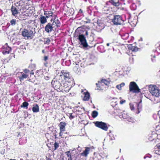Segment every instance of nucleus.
Returning a JSON list of instances; mask_svg holds the SVG:
<instances>
[{"label": "nucleus", "mask_w": 160, "mask_h": 160, "mask_svg": "<svg viewBox=\"0 0 160 160\" xmlns=\"http://www.w3.org/2000/svg\"><path fill=\"white\" fill-rule=\"evenodd\" d=\"M36 20H34V21L32 20H29L28 22V23L29 24H31V23H32V22H33L34 23H36V22H35V21H36Z\"/></svg>", "instance_id": "ea45409f"}, {"label": "nucleus", "mask_w": 160, "mask_h": 160, "mask_svg": "<svg viewBox=\"0 0 160 160\" xmlns=\"http://www.w3.org/2000/svg\"><path fill=\"white\" fill-rule=\"evenodd\" d=\"M53 14V12L51 10H47L44 11V14L46 16V17L47 18L52 17Z\"/></svg>", "instance_id": "6ab92c4d"}, {"label": "nucleus", "mask_w": 160, "mask_h": 160, "mask_svg": "<svg viewBox=\"0 0 160 160\" xmlns=\"http://www.w3.org/2000/svg\"><path fill=\"white\" fill-rule=\"evenodd\" d=\"M140 40H141V41H142V38H141Z\"/></svg>", "instance_id": "69168bd1"}, {"label": "nucleus", "mask_w": 160, "mask_h": 160, "mask_svg": "<svg viewBox=\"0 0 160 160\" xmlns=\"http://www.w3.org/2000/svg\"><path fill=\"white\" fill-rule=\"evenodd\" d=\"M151 57H153V58H155V57H156L155 55H151Z\"/></svg>", "instance_id": "8fccbe9b"}, {"label": "nucleus", "mask_w": 160, "mask_h": 160, "mask_svg": "<svg viewBox=\"0 0 160 160\" xmlns=\"http://www.w3.org/2000/svg\"><path fill=\"white\" fill-rule=\"evenodd\" d=\"M48 59V56H44L43 58V60L44 61H46Z\"/></svg>", "instance_id": "79ce46f5"}, {"label": "nucleus", "mask_w": 160, "mask_h": 160, "mask_svg": "<svg viewBox=\"0 0 160 160\" xmlns=\"http://www.w3.org/2000/svg\"><path fill=\"white\" fill-rule=\"evenodd\" d=\"M65 153L66 154L67 157L69 158L68 159V160H72L70 151H68L65 152Z\"/></svg>", "instance_id": "bb28decb"}, {"label": "nucleus", "mask_w": 160, "mask_h": 160, "mask_svg": "<svg viewBox=\"0 0 160 160\" xmlns=\"http://www.w3.org/2000/svg\"><path fill=\"white\" fill-rule=\"evenodd\" d=\"M155 130L156 131H159L160 130V125H157L156 126Z\"/></svg>", "instance_id": "58836bf2"}, {"label": "nucleus", "mask_w": 160, "mask_h": 160, "mask_svg": "<svg viewBox=\"0 0 160 160\" xmlns=\"http://www.w3.org/2000/svg\"><path fill=\"white\" fill-rule=\"evenodd\" d=\"M71 88L69 87L68 86H67L65 88L62 89L63 92L65 91L66 92H68L70 90Z\"/></svg>", "instance_id": "2f4dec72"}, {"label": "nucleus", "mask_w": 160, "mask_h": 160, "mask_svg": "<svg viewBox=\"0 0 160 160\" xmlns=\"http://www.w3.org/2000/svg\"><path fill=\"white\" fill-rule=\"evenodd\" d=\"M149 92L153 96L158 97L159 94V91L155 85H150L149 88Z\"/></svg>", "instance_id": "1a4fd4ad"}, {"label": "nucleus", "mask_w": 160, "mask_h": 160, "mask_svg": "<svg viewBox=\"0 0 160 160\" xmlns=\"http://www.w3.org/2000/svg\"><path fill=\"white\" fill-rule=\"evenodd\" d=\"M31 80V79H29L28 81H30Z\"/></svg>", "instance_id": "680f3d73"}, {"label": "nucleus", "mask_w": 160, "mask_h": 160, "mask_svg": "<svg viewBox=\"0 0 160 160\" xmlns=\"http://www.w3.org/2000/svg\"><path fill=\"white\" fill-rule=\"evenodd\" d=\"M119 85H120L121 87L122 88V87H123L125 85V84L124 83L122 82Z\"/></svg>", "instance_id": "de8ad7c7"}, {"label": "nucleus", "mask_w": 160, "mask_h": 160, "mask_svg": "<svg viewBox=\"0 0 160 160\" xmlns=\"http://www.w3.org/2000/svg\"><path fill=\"white\" fill-rule=\"evenodd\" d=\"M110 44V43H107V46H109V44Z\"/></svg>", "instance_id": "6e6d98bb"}, {"label": "nucleus", "mask_w": 160, "mask_h": 160, "mask_svg": "<svg viewBox=\"0 0 160 160\" xmlns=\"http://www.w3.org/2000/svg\"><path fill=\"white\" fill-rule=\"evenodd\" d=\"M148 139L149 140H156L157 133L155 132H152L148 135Z\"/></svg>", "instance_id": "4468645a"}, {"label": "nucleus", "mask_w": 160, "mask_h": 160, "mask_svg": "<svg viewBox=\"0 0 160 160\" xmlns=\"http://www.w3.org/2000/svg\"><path fill=\"white\" fill-rule=\"evenodd\" d=\"M30 71L29 69L25 68L23 70V72H20L17 73L18 77L21 82L23 81L24 79L29 78V74Z\"/></svg>", "instance_id": "20e7f679"}, {"label": "nucleus", "mask_w": 160, "mask_h": 160, "mask_svg": "<svg viewBox=\"0 0 160 160\" xmlns=\"http://www.w3.org/2000/svg\"><path fill=\"white\" fill-rule=\"evenodd\" d=\"M11 48L8 45L7 43H6L3 46L2 52L4 55L8 54L11 51Z\"/></svg>", "instance_id": "9b49d317"}, {"label": "nucleus", "mask_w": 160, "mask_h": 160, "mask_svg": "<svg viewBox=\"0 0 160 160\" xmlns=\"http://www.w3.org/2000/svg\"><path fill=\"white\" fill-rule=\"evenodd\" d=\"M125 102H126L125 100H121L120 102V103L121 104H123Z\"/></svg>", "instance_id": "a18cd8bd"}, {"label": "nucleus", "mask_w": 160, "mask_h": 160, "mask_svg": "<svg viewBox=\"0 0 160 160\" xmlns=\"http://www.w3.org/2000/svg\"><path fill=\"white\" fill-rule=\"evenodd\" d=\"M47 18L44 16L41 15L39 20L40 22V25H43L44 24L47 22Z\"/></svg>", "instance_id": "f3484780"}, {"label": "nucleus", "mask_w": 160, "mask_h": 160, "mask_svg": "<svg viewBox=\"0 0 160 160\" xmlns=\"http://www.w3.org/2000/svg\"><path fill=\"white\" fill-rule=\"evenodd\" d=\"M126 19H124L120 15H115L112 20V22L115 25H123Z\"/></svg>", "instance_id": "39448f33"}, {"label": "nucleus", "mask_w": 160, "mask_h": 160, "mask_svg": "<svg viewBox=\"0 0 160 160\" xmlns=\"http://www.w3.org/2000/svg\"><path fill=\"white\" fill-rule=\"evenodd\" d=\"M157 137L156 140L158 139L160 140V134H158L157 133Z\"/></svg>", "instance_id": "c03bdc74"}, {"label": "nucleus", "mask_w": 160, "mask_h": 160, "mask_svg": "<svg viewBox=\"0 0 160 160\" xmlns=\"http://www.w3.org/2000/svg\"><path fill=\"white\" fill-rule=\"evenodd\" d=\"M96 127H98L105 131H107L108 129V127L107 124L104 122L100 121H96L93 122Z\"/></svg>", "instance_id": "6e6552de"}, {"label": "nucleus", "mask_w": 160, "mask_h": 160, "mask_svg": "<svg viewBox=\"0 0 160 160\" xmlns=\"http://www.w3.org/2000/svg\"><path fill=\"white\" fill-rule=\"evenodd\" d=\"M10 22L12 25L14 26L15 25L16 23V20L15 19H12L10 21Z\"/></svg>", "instance_id": "72a5a7b5"}, {"label": "nucleus", "mask_w": 160, "mask_h": 160, "mask_svg": "<svg viewBox=\"0 0 160 160\" xmlns=\"http://www.w3.org/2000/svg\"><path fill=\"white\" fill-rule=\"evenodd\" d=\"M144 96H145V97H147V96H147V95H146V94H145V95H144Z\"/></svg>", "instance_id": "e2e57ef3"}, {"label": "nucleus", "mask_w": 160, "mask_h": 160, "mask_svg": "<svg viewBox=\"0 0 160 160\" xmlns=\"http://www.w3.org/2000/svg\"><path fill=\"white\" fill-rule=\"evenodd\" d=\"M62 83H61V81L59 79L58 81L57 80H52V84L55 89L63 92V89L62 87Z\"/></svg>", "instance_id": "0eeeda50"}, {"label": "nucleus", "mask_w": 160, "mask_h": 160, "mask_svg": "<svg viewBox=\"0 0 160 160\" xmlns=\"http://www.w3.org/2000/svg\"><path fill=\"white\" fill-rule=\"evenodd\" d=\"M51 41L50 39L49 38H46L44 39V44H45L48 45Z\"/></svg>", "instance_id": "c85d7f7f"}, {"label": "nucleus", "mask_w": 160, "mask_h": 160, "mask_svg": "<svg viewBox=\"0 0 160 160\" xmlns=\"http://www.w3.org/2000/svg\"><path fill=\"white\" fill-rule=\"evenodd\" d=\"M85 35L87 36L88 35V32L87 31H86L85 32Z\"/></svg>", "instance_id": "603ef678"}, {"label": "nucleus", "mask_w": 160, "mask_h": 160, "mask_svg": "<svg viewBox=\"0 0 160 160\" xmlns=\"http://www.w3.org/2000/svg\"><path fill=\"white\" fill-rule=\"evenodd\" d=\"M20 133L19 132V133H18V136H20Z\"/></svg>", "instance_id": "4d7b16f0"}, {"label": "nucleus", "mask_w": 160, "mask_h": 160, "mask_svg": "<svg viewBox=\"0 0 160 160\" xmlns=\"http://www.w3.org/2000/svg\"><path fill=\"white\" fill-rule=\"evenodd\" d=\"M54 150H56L59 147V144L58 143L55 142L54 144Z\"/></svg>", "instance_id": "f704fd0d"}, {"label": "nucleus", "mask_w": 160, "mask_h": 160, "mask_svg": "<svg viewBox=\"0 0 160 160\" xmlns=\"http://www.w3.org/2000/svg\"><path fill=\"white\" fill-rule=\"evenodd\" d=\"M140 103V101H138L137 102H134V105L132 104H130V108L132 110H133L134 109V105L136 108V111L135 113L136 114H138L139 113L140 111H139V104Z\"/></svg>", "instance_id": "9d476101"}, {"label": "nucleus", "mask_w": 160, "mask_h": 160, "mask_svg": "<svg viewBox=\"0 0 160 160\" xmlns=\"http://www.w3.org/2000/svg\"><path fill=\"white\" fill-rule=\"evenodd\" d=\"M78 13H79L82 14L83 13V11L81 9H80L79 10Z\"/></svg>", "instance_id": "49530a36"}, {"label": "nucleus", "mask_w": 160, "mask_h": 160, "mask_svg": "<svg viewBox=\"0 0 160 160\" xmlns=\"http://www.w3.org/2000/svg\"><path fill=\"white\" fill-rule=\"evenodd\" d=\"M62 160H64V158H62Z\"/></svg>", "instance_id": "774afa93"}, {"label": "nucleus", "mask_w": 160, "mask_h": 160, "mask_svg": "<svg viewBox=\"0 0 160 160\" xmlns=\"http://www.w3.org/2000/svg\"><path fill=\"white\" fill-rule=\"evenodd\" d=\"M90 20H89L88 21L85 22L86 23H90Z\"/></svg>", "instance_id": "3c124183"}, {"label": "nucleus", "mask_w": 160, "mask_h": 160, "mask_svg": "<svg viewBox=\"0 0 160 160\" xmlns=\"http://www.w3.org/2000/svg\"><path fill=\"white\" fill-rule=\"evenodd\" d=\"M32 110L33 112H39V108L38 105L36 104L33 105Z\"/></svg>", "instance_id": "5701e85b"}, {"label": "nucleus", "mask_w": 160, "mask_h": 160, "mask_svg": "<svg viewBox=\"0 0 160 160\" xmlns=\"http://www.w3.org/2000/svg\"><path fill=\"white\" fill-rule=\"evenodd\" d=\"M158 49H159V50H160V45L159 47L158 48Z\"/></svg>", "instance_id": "052dcab7"}, {"label": "nucleus", "mask_w": 160, "mask_h": 160, "mask_svg": "<svg viewBox=\"0 0 160 160\" xmlns=\"http://www.w3.org/2000/svg\"><path fill=\"white\" fill-rule=\"evenodd\" d=\"M9 160H16L15 159H10Z\"/></svg>", "instance_id": "bf43d9fd"}, {"label": "nucleus", "mask_w": 160, "mask_h": 160, "mask_svg": "<svg viewBox=\"0 0 160 160\" xmlns=\"http://www.w3.org/2000/svg\"><path fill=\"white\" fill-rule=\"evenodd\" d=\"M116 88L118 89L119 90H121L122 89V88L120 85H118L116 86Z\"/></svg>", "instance_id": "a19ab883"}, {"label": "nucleus", "mask_w": 160, "mask_h": 160, "mask_svg": "<svg viewBox=\"0 0 160 160\" xmlns=\"http://www.w3.org/2000/svg\"><path fill=\"white\" fill-rule=\"evenodd\" d=\"M49 140V139H48L47 138V140Z\"/></svg>", "instance_id": "338daca9"}, {"label": "nucleus", "mask_w": 160, "mask_h": 160, "mask_svg": "<svg viewBox=\"0 0 160 160\" xmlns=\"http://www.w3.org/2000/svg\"><path fill=\"white\" fill-rule=\"evenodd\" d=\"M129 49L131 50L133 52H136L138 51L139 48L137 47L133 46L132 44H130L128 46Z\"/></svg>", "instance_id": "412c9836"}, {"label": "nucleus", "mask_w": 160, "mask_h": 160, "mask_svg": "<svg viewBox=\"0 0 160 160\" xmlns=\"http://www.w3.org/2000/svg\"><path fill=\"white\" fill-rule=\"evenodd\" d=\"M70 77V74L69 72L64 70H62L61 71V74L59 75V80L61 81V83L64 85L65 84L64 80L69 82Z\"/></svg>", "instance_id": "7ed1b4c3"}, {"label": "nucleus", "mask_w": 160, "mask_h": 160, "mask_svg": "<svg viewBox=\"0 0 160 160\" xmlns=\"http://www.w3.org/2000/svg\"><path fill=\"white\" fill-rule=\"evenodd\" d=\"M109 2L114 6H118L119 5V0H109Z\"/></svg>", "instance_id": "b1692460"}, {"label": "nucleus", "mask_w": 160, "mask_h": 160, "mask_svg": "<svg viewBox=\"0 0 160 160\" xmlns=\"http://www.w3.org/2000/svg\"><path fill=\"white\" fill-rule=\"evenodd\" d=\"M47 160H52L50 158H47Z\"/></svg>", "instance_id": "864d4df0"}, {"label": "nucleus", "mask_w": 160, "mask_h": 160, "mask_svg": "<svg viewBox=\"0 0 160 160\" xmlns=\"http://www.w3.org/2000/svg\"><path fill=\"white\" fill-rule=\"evenodd\" d=\"M73 113H69V118L70 119H72L74 118L75 117L72 114Z\"/></svg>", "instance_id": "c9c22d12"}, {"label": "nucleus", "mask_w": 160, "mask_h": 160, "mask_svg": "<svg viewBox=\"0 0 160 160\" xmlns=\"http://www.w3.org/2000/svg\"><path fill=\"white\" fill-rule=\"evenodd\" d=\"M45 62L44 63V65L46 67H48V63L47 61H44Z\"/></svg>", "instance_id": "37998d69"}, {"label": "nucleus", "mask_w": 160, "mask_h": 160, "mask_svg": "<svg viewBox=\"0 0 160 160\" xmlns=\"http://www.w3.org/2000/svg\"><path fill=\"white\" fill-rule=\"evenodd\" d=\"M54 16H55L54 18L53 19L52 18L51 21H52V20H53V21L52 23L53 24V23H54L56 25L57 28L61 26V23L60 22L58 19H56V17H57V15H54Z\"/></svg>", "instance_id": "a211bd4d"}, {"label": "nucleus", "mask_w": 160, "mask_h": 160, "mask_svg": "<svg viewBox=\"0 0 160 160\" xmlns=\"http://www.w3.org/2000/svg\"><path fill=\"white\" fill-rule=\"evenodd\" d=\"M125 38L124 37V36H122V38L123 39H127L129 37V35L128 33H126L125 35Z\"/></svg>", "instance_id": "e433bc0d"}, {"label": "nucleus", "mask_w": 160, "mask_h": 160, "mask_svg": "<svg viewBox=\"0 0 160 160\" xmlns=\"http://www.w3.org/2000/svg\"><path fill=\"white\" fill-rule=\"evenodd\" d=\"M129 89L130 92L133 93H138L140 92V89L136 83L134 82H131L129 85Z\"/></svg>", "instance_id": "423d86ee"}, {"label": "nucleus", "mask_w": 160, "mask_h": 160, "mask_svg": "<svg viewBox=\"0 0 160 160\" xmlns=\"http://www.w3.org/2000/svg\"><path fill=\"white\" fill-rule=\"evenodd\" d=\"M44 78L46 80H48L49 79V77H48V76H46V77H45Z\"/></svg>", "instance_id": "09e8293b"}, {"label": "nucleus", "mask_w": 160, "mask_h": 160, "mask_svg": "<svg viewBox=\"0 0 160 160\" xmlns=\"http://www.w3.org/2000/svg\"><path fill=\"white\" fill-rule=\"evenodd\" d=\"M79 30V28H78L76 29L74 34V37H78V39L80 42L81 45L83 47L86 48L88 46L86 39L85 36L82 34V31Z\"/></svg>", "instance_id": "f257e3e1"}, {"label": "nucleus", "mask_w": 160, "mask_h": 160, "mask_svg": "<svg viewBox=\"0 0 160 160\" xmlns=\"http://www.w3.org/2000/svg\"><path fill=\"white\" fill-rule=\"evenodd\" d=\"M81 60L78 56L75 57L73 59V62H75L76 65H79V62Z\"/></svg>", "instance_id": "a878e982"}, {"label": "nucleus", "mask_w": 160, "mask_h": 160, "mask_svg": "<svg viewBox=\"0 0 160 160\" xmlns=\"http://www.w3.org/2000/svg\"><path fill=\"white\" fill-rule=\"evenodd\" d=\"M84 96L83 98V100L85 101H88L90 98V95L89 93L87 92H84Z\"/></svg>", "instance_id": "393cba45"}, {"label": "nucleus", "mask_w": 160, "mask_h": 160, "mask_svg": "<svg viewBox=\"0 0 160 160\" xmlns=\"http://www.w3.org/2000/svg\"><path fill=\"white\" fill-rule=\"evenodd\" d=\"M77 65L73 67V70L75 72L79 74L81 72V70L79 65Z\"/></svg>", "instance_id": "4be33fe9"}, {"label": "nucleus", "mask_w": 160, "mask_h": 160, "mask_svg": "<svg viewBox=\"0 0 160 160\" xmlns=\"http://www.w3.org/2000/svg\"><path fill=\"white\" fill-rule=\"evenodd\" d=\"M101 84L103 83L106 85H108L109 84V82L105 79H102L101 81Z\"/></svg>", "instance_id": "7c9ffc66"}, {"label": "nucleus", "mask_w": 160, "mask_h": 160, "mask_svg": "<svg viewBox=\"0 0 160 160\" xmlns=\"http://www.w3.org/2000/svg\"><path fill=\"white\" fill-rule=\"evenodd\" d=\"M158 114L159 116H160V110L158 112Z\"/></svg>", "instance_id": "5fc2aeb1"}, {"label": "nucleus", "mask_w": 160, "mask_h": 160, "mask_svg": "<svg viewBox=\"0 0 160 160\" xmlns=\"http://www.w3.org/2000/svg\"><path fill=\"white\" fill-rule=\"evenodd\" d=\"M158 75L160 77V72H159L158 73Z\"/></svg>", "instance_id": "13d9d810"}, {"label": "nucleus", "mask_w": 160, "mask_h": 160, "mask_svg": "<svg viewBox=\"0 0 160 160\" xmlns=\"http://www.w3.org/2000/svg\"><path fill=\"white\" fill-rule=\"evenodd\" d=\"M101 84V82L100 81H98V83H96V85L97 87V89L98 90H100L101 89V88H100V85Z\"/></svg>", "instance_id": "473e14b6"}, {"label": "nucleus", "mask_w": 160, "mask_h": 160, "mask_svg": "<svg viewBox=\"0 0 160 160\" xmlns=\"http://www.w3.org/2000/svg\"><path fill=\"white\" fill-rule=\"evenodd\" d=\"M11 10L12 12V14L13 16L18 14L19 12L18 11V9L17 8L13 6H12L11 8Z\"/></svg>", "instance_id": "aec40b11"}, {"label": "nucleus", "mask_w": 160, "mask_h": 160, "mask_svg": "<svg viewBox=\"0 0 160 160\" xmlns=\"http://www.w3.org/2000/svg\"><path fill=\"white\" fill-rule=\"evenodd\" d=\"M53 23L48 22L45 26L44 29L46 32L48 33L51 32L53 31Z\"/></svg>", "instance_id": "f8f14e48"}, {"label": "nucleus", "mask_w": 160, "mask_h": 160, "mask_svg": "<svg viewBox=\"0 0 160 160\" xmlns=\"http://www.w3.org/2000/svg\"><path fill=\"white\" fill-rule=\"evenodd\" d=\"M36 33L35 28H32L31 30H28L24 28L22 32V35L24 37L28 39L32 38L35 36Z\"/></svg>", "instance_id": "f03ea898"}, {"label": "nucleus", "mask_w": 160, "mask_h": 160, "mask_svg": "<svg viewBox=\"0 0 160 160\" xmlns=\"http://www.w3.org/2000/svg\"><path fill=\"white\" fill-rule=\"evenodd\" d=\"M156 146H157V147H158V149L155 151V153L157 154H159V149H160V146H156Z\"/></svg>", "instance_id": "4c0bfd02"}, {"label": "nucleus", "mask_w": 160, "mask_h": 160, "mask_svg": "<svg viewBox=\"0 0 160 160\" xmlns=\"http://www.w3.org/2000/svg\"><path fill=\"white\" fill-rule=\"evenodd\" d=\"M67 125V123L64 122H60L58 125L59 127L60 130V135H61V134L62 132H65L66 130L65 127Z\"/></svg>", "instance_id": "ddd939ff"}, {"label": "nucleus", "mask_w": 160, "mask_h": 160, "mask_svg": "<svg viewBox=\"0 0 160 160\" xmlns=\"http://www.w3.org/2000/svg\"><path fill=\"white\" fill-rule=\"evenodd\" d=\"M90 150V148L89 147H85V149L81 153V155L85 157H87L89 154Z\"/></svg>", "instance_id": "2eb2a0df"}, {"label": "nucleus", "mask_w": 160, "mask_h": 160, "mask_svg": "<svg viewBox=\"0 0 160 160\" xmlns=\"http://www.w3.org/2000/svg\"><path fill=\"white\" fill-rule=\"evenodd\" d=\"M28 68L30 69L29 70L30 71L29 73L30 75V77H31L32 75H33L34 74L33 71L36 68V65L35 64H31L29 65Z\"/></svg>", "instance_id": "dca6fc26"}, {"label": "nucleus", "mask_w": 160, "mask_h": 160, "mask_svg": "<svg viewBox=\"0 0 160 160\" xmlns=\"http://www.w3.org/2000/svg\"><path fill=\"white\" fill-rule=\"evenodd\" d=\"M146 92H147L148 93V90H146Z\"/></svg>", "instance_id": "0e129e2a"}, {"label": "nucleus", "mask_w": 160, "mask_h": 160, "mask_svg": "<svg viewBox=\"0 0 160 160\" xmlns=\"http://www.w3.org/2000/svg\"><path fill=\"white\" fill-rule=\"evenodd\" d=\"M29 105L28 102H23L22 104L21 105V108H24L27 109L28 108V106Z\"/></svg>", "instance_id": "cd10ccee"}, {"label": "nucleus", "mask_w": 160, "mask_h": 160, "mask_svg": "<svg viewBox=\"0 0 160 160\" xmlns=\"http://www.w3.org/2000/svg\"><path fill=\"white\" fill-rule=\"evenodd\" d=\"M98 112L96 111H94L92 112V116L93 118L96 117L98 115Z\"/></svg>", "instance_id": "c756f323"}]
</instances>
